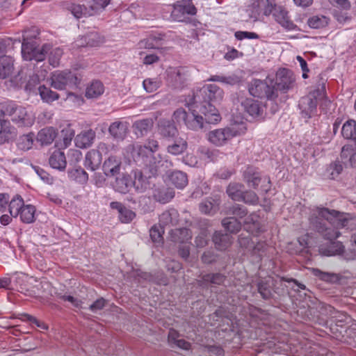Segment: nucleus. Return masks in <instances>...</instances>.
<instances>
[{
  "instance_id": "f257e3e1",
  "label": "nucleus",
  "mask_w": 356,
  "mask_h": 356,
  "mask_svg": "<svg viewBox=\"0 0 356 356\" xmlns=\"http://www.w3.org/2000/svg\"><path fill=\"white\" fill-rule=\"evenodd\" d=\"M309 220L310 227L328 241L319 247L320 254L328 257L341 254L344 245L341 242L334 241L340 233L328 224L337 223V225L346 227L347 220L343 217V213L334 209L317 207L312 211Z\"/></svg>"
},
{
  "instance_id": "f03ea898",
  "label": "nucleus",
  "mask_w": 356,
  "mask_h": 356,
  "mask_svg": "<svg viewBox=\"0 0 356 356\" xmlns=\"http://www.w3.org/2000/svg\"><path fill=\"white\" fill-rule=\"evenodd\" d=\"M204 102L200 111L204 115V120L209 124H216L221 118L212 102H220L223 97V91L216 84H208L201 90Z\"/></svg>"
},
{
  "instance_id": "7ed1b4c3",
  "label": "nucleus",
  "mask_w": 356,
  "mask_h": 356,
  "mask_svg": "<svg viewBox=\"0 0 356 356\" xmlns=\"http://www.w3.org/2000/svg\"><path fill=\"white\" fill-rule=\"evenodd\" d=\"M8 116L17 126L31 127L35 122V116L32 112L22 105L12 100L0 102V117Z\"/></svg>"
},
{
  "instance_id": "20e7f679",
  "label": "nucleus",
  "mask_w": 356,
  "mask_h": 356,
  "mask_svg": "<svg viewBox=\"0 0 356 356\" xmlns=\"http://www.w3.org/2000/svg\"><path fill=\"white\" fill-rule=\"evenodd\" d=\"M8 209L12 217H19L24 223L30 224L35 220V207L32 204H25L20 195H16L10 200Z\"/></svg>"
},
{
  "instance_id": "39448f33",
  "label": "nucleus",
  "mask_w": 356,
  "mask_h": 356,
  "mask_svg": "<svg viewBox=\"0 0 356 356\" xmlns=\"http://www.w3.org/2000/svg\"><path fill=\"white\" fill-rule=\"evenodd\" d=\"M243 179L248 187L257 189L261 185L260 190L267 193L270 188V180L268 177H262L260 172L253 167L248 166L243 172Z\"/></svg>"
},
{
  "instance_id": "423d86ee",
  "label": "nucleus",
  "mask_w": 356,
  "mask_h": 356,
  "mask_svg": "<svg viewBox=\"0 0 356 356\" xmlns=\"http://www.w3.org/2000/svg\"><path fill=\"white\" fill-rule=\"evenodd\" d=\"M23 42L22 44V54L24 60L36 61H42L46 57V54L50 50V45L45 44L41 48L36 47L35 42H28L23 35Z\"/></svg>"
},
{
  "instance_id": "0eeeda50",
  "label": "nucleus",
  "mask_w": 356,
  "mask_h": 356,
  "mask_svg": "<svg viewBox=\"0 0 356 356\" xmlns=\"http://www.w3.org/2000/svg\"><path fill=\"white\" fill-rule=\"evenodd\" d=\"M248 90L251 95L259 98L271 99L277 96L274 86L260 79H253L249 84Z\"/></svg>"
},
{
  "instance_id": "6e6552de",
  "label": "nucleus",
  "mask_w": 356,
  "mask_h": 356,
  "mask_svg": "<svg viewBox=\"0 0 356 356\" xmlns=\"http://www.w3.org/2000/svg\"><path fill=\"white\" fill-rule=\"evenodd\" d=\"M78 78L71 71H56L51 76V86L57 90H64L67 86H74Z\"/></svg>"
},
{
  "instance_id": "1a4fd4ad",
  "label": "nucleus",
  "mask_w": 356,
  "mask_h": 356,
  "mask_svg": "<svg viewBox=\"0 0 356 356\" xmlns=\"http://www.w3.org/2000/svg\"><path fill=\"white\" fill-rule=\"evenodd\" d=\"M236 135L237 131L230 127L217 129L208 134V140L214 145L221 147Z\"/></svg>"
},
{
  "instance_id": "9d476101",
  "label": "nucleus",
  "mask_w": 356,
  "mask_h": 356,
  "mask_svg": "<svg viewBox=\"0 0 356 356\" xmlns=\"http://www.w3.org/2000/svg\"><path fill=\"white\" fill-rule=\"evenodd\" d=\"M107 150L108 145L104 143H101L98 145V149L88 151L85 156V167L91 171L97 170L102 163V152H106Z\"/></svg>"
},
{
  "instance_id": "9b49d317",
  "label": "nucleus",
  "mask_w": 356,
  "mask_h": 356,
  "mask_svg": "<svg viewBox=\"0 0 356 356\" xmlns=\"http://www.w3.org/2000/svg\"><path fill=\"white\" fill-rule=\"evenodd\" d=\"M196 13L197 8L191 0H182L174 5L171 15L175 20L182 22L185 15H195Z\"/></svg>"
},
{
  "instance_id": "f8f14e48",
  "label": "nucleus",
  "mask_w": 356,
  "mask_h": 356,
  "mask_svg": "<svg viewBox=\"0 0 356 356\" xmlns=\"http://www.w3.org/2000/svg\"><path fill=\"white\" fill-rule=\"evenodd\" d=\"M136 162H140L149 172L154 176L160 166L163 165V159L160 154H147L146 156L135 158Z\"/></svg>"
},
{
  "instance_id": "ddd939ff",
  "label": "nucleus",
  "mask_w": 356,
  "mask_h": 356,
  "mask_svg": "<svg viewBox=\"0 0 356 356\" xmlns=\"http://www.w3.org/2000/svg\"><path fill=\"white\" fill-rule=\"evenodd\" d=\"M295 79L291 70L282 68L280 69L276 75V84L277 89L282 91H287L292 88Z\"/></svg>"
},
{
  "instance_id": "4468645a",
  "label": "nucleus",
  "mask_w": 356,
  "mask_h": 356,
  "mask_svg": "<svg viewBox=\"0 0 356 356\" xmlns=\"http://www.w3.org/2000/svg\"><path fill=\"white\" fill-rule=\"evenodd\" d=\"M273 18L284 29L289 31L295 30L296 25L291 20L289 12L282 6H278L275 8L273 13Z\"/></svg>"
},
{
  "instance_id": "2eb2a0df",
  "label": "nucleus",
  "mask_w": 356,
  "mask_h": 356,
  "mask_svg": "<svg viewBox=\"0 0 356 356\" xmlns=\"http://www.w3.org/2000/svg\"><path fill=\"white\" fill-rule=\"evenodd\" d=\"M159 148V142L154 139H149L145 145H137L134 147L132 156L133 158H138L140 156H146L147 154H155Z\"/></svg>"
},
{
  "instance_id": "dca6fc26",
  "label": "nucleus",
  "mask_w": 356,
  "mask_h": 356,
  "mask_svg": "<svg viewBox=\"0 0 356 356\" xmlns=\"http://www.w3.org/2000/svg\"><path fill=\"white\" fill-rule=\"evenodd\" d=\"M317 104L318 102L309 95L302 97L299 104L302 117L305 119L310 118L316 111Z\"/></svg>"
},
{
  "instance_id": "f3484780",
  "label": "nucleus",
  "mask_w": 356,
  "mask_h": 356,
  "mask_svg": "<svg viewBox=\"0 0 356 356\" xmlns=\"http://www.w3.org/2000/svg\"><path fill=\"white\" fill-rule=\"evenodd\" d=\"M95 136V132L92 129L82 131L74 138L75 145L81 149H86L93 144Z\"/></svg>"
},
{
  "instance_id": "a211bd4d",
  "label": "nucleus",
  "mask_w": 356,
  "mask_h": 356,
  "mask_svg": "<svg viewBox=\"0 0 356 356\" xmlns=\"http://www.w3.org/2000/svg\"><path fill=\"white\" fill-rule=\"evenodd\" d=\"M158 130L161 136L168 139H174L179 134L177 127L168 120H161L158 124Z\"/></svg>"
},
{
  "instance_id": "6ab92c4d",
  "label": "nucleus",
  "mask_w": 356,
  "mask_h": 356,
  "mask_svg": "<svg viewBox=\"0 0 356 356\" xmlns=\"http://www.w3.org/2000/svg\"><path fill=\"white\" fill-rule=\"evenodd\" d=\"M241 106L244 111L252 117L260 116L264 112V106L258 100L247 98L242 102Z\"/></svg>"
},
{
  "instance_id": "aec40b11",
  "label": "nucleus",
  "mask_w": 356,
  "mask_h": 356,
  "mask_svg": "<svg viewBox=\"0 0 356 356\" xmlns=\"http://www.w3.org/2000/svg\"><path fill=\"white\" fill-rule=\"evenodd\" d=\"M212 241L218 250H227L232 243V237L230 234L223 233L221 231L215 232Z\"/></svg>"
},
{
  "instance_id": "412c9836",
  "label": "nucleus",
  "mask_w": 356,
  "mask_h": 356,
  "mask_svg": "<svg viewBox=\"0 0 356 356\" xmlns=\"http://www.w3.org/2000/svg\"><path fill=\"white\" fill-rule=\"evenodd\" d=\"M15 136V129L9 120L0 118V144L8 143Z\"/></svg>"
},
{
  "instance_id": "4be33fe9",
  "label": "nucleus",
  "mask_w": 356,
  "mask_h": 356,
  "mask_svg": "<svg viewBox=\"0 0 356 356\" xmlns=\"http://www.w3.org/2000/svg\"><path fill=\"white\" fill-rule=\"evenodd\" d=\"M226 280V276L220 273H207L202 276L199 280V285L202 287L209 285L216 286L222 284Z\"/></svg>"
},
{
  "instance_id": "5701e85b",
  "label": "nucleus",
  "mask_w": 356,
  "mask_h": 356,
  "mask_svg": "<svg viewBox=\"0 0 356 356\" xmlns=\"http://www.w3.org/2000/svg\"><path fill=\"white\" fill-rule=\"evenodd\" d=\"M121 161L115 156H109L103 164V170L106 176L113 177L118 175L120 170Z\"/></svg>"
},
{
  "instance_id": "b1692460",
  "label": "nucleus",
  "mask_w": 356,
  "mask_h": 356,
  "mask_svg": "<svg viewBox=\"0 0 356 356\" xmlns=\"http://www.w3.org/2000/svg\"><path fill=\"white\" fill-rule=\"evenodd\" d=\"M49 163L52 168L64 170L67 165L65 153L60 149L54 150L49 158Z\"/></svg>"
},
{
  "instance_id": "393cba45",
  "label": "nucleus",
  "mask_w": 356,
  "mask_h": 356,
  "mask_svg": "<svg viewBox=\"0 0 356 356\" xmlns=\"http://www.w3.org/2000/svg\"><path fill=\"white\" fill-rule=\"evenodd\" d=\"M57 135L56 129L52 127H49L41 129L38 133L36 138L42 145H49L53 143Z\"/></svg>"
},
{
  "instance_id": "a878e982",
  "label": "nucleus",
  "mask_w": 356,
  "mask_h": 356,
  "mask_svg": "<svg viewBox=\"0 0 356 356\" xmlns=\"http://www.w3.org/2000/svg\"><path fill=\"white\" fill-rule=\"evenodd\" d=\"M164 39V35L162 33H152L147 38L140 41V48L148 49H158L161 45V41Z\"/></svg>"
},
{
  "instance_id": "bb28decb",
  "label": "nucleus",
  "mask_w": 356,
  "mask_h": 356,
  "mask_svg": "<svg viewBox=\"0 0 356 356\" xmlns=\"http://www.w3.org/2000/svg\"><path fill=\"white\" fill-rule=\"evenodd\" d=\"M127 122L115 121L109 126L108 132L114 138L123 140L127 135Z\"/></svg>"
},
{
  "instance_id": "cd10ccee",
  "label": "nucleus",
  "mask_w": 356,
  "mask_h": 356,
  "mask_svg": "<svg viewBox=\"0 0 356 356\" xmlns=\"http://www.w3.org/2000/svg\"><path fill=\"white\" fill-rule=\"evenodd\" d=\"M178 221L179 213L175 209L166 210L159 216V225L163 227L165 226L175 225Z\"/></svg>"
},
{
  "instance_id": "c85d7f7f",
  "label": "nucleus",
  "mask_w": 356,
  "mask_h": 356,
  "mask_svg": "<svg viewBox=\"0 0 356 356\" xmlns=\"http://www.w3.org/2000/svg\"><path fill=\"white\" fill-rule=\"evenodd\" d=\"M77 47H96L102 42L97 32H90L76 40Z\"/></svg>"
},
{
  "instance_id": "c756f323",
  "label": "nucleus",
  "mask_w": 356,
  "mask_h": 356,
  "mask_svg": "<svg viewBox=\"0 0 356 356\" xmlns=\"http://www.w3.org/2000/svg\"><path fill=\"white\" fill-rule=\"evenodd\" d=\"M170 238L175 243H187L191 239L192 234L187 228L175 229L171 230Z\"/></svg>"
},
{
  "instance_id": "7c9ffc66",
  "label": "nucleus",
  "mask_w": 356,
  "mask_h": 356,
  "mask_svg": "<svg viewBox=\"0 0 356 356\" xmlns=\"http://www.w3.org/2000/svg\"><path fill=\"white\" fill-rule=\"evenodd\" d=\"M168 179L172 185L179 189H183L188 184L187 175L180 170L170 172Z\"/></svg>"
},
{
  "instance_id": "2f4dec72",
  "label": "nucleus",
  "mask_w": 356,
  "mask_h": 356,
  "mask_svg": "<svg viewBox=\"0 0 356 356\" xmlns=\"http://www.w3.org/2000/svg\"><path fill=\"white\" fill-rule=\"evenodd\" d=\"M185 125L191 130L199 131L204 127V118L193 111L188 113Z\"/></svg>"
},
{
  "instance_id": "473e14b6",
  "label": "nucleus",
  "mask_w": 356,
  "mask_h": 356,
  "mask_svg": "<svg viewBox=\"0 0 356 356\" xmlns=\"http://www.w3.org/2000/svg\"><path fill=\"white\" fill-rule=\"evenodd\" d=\"M13 62L11 56H0V79H6L11 75L14 69Z\"/></svg>"
},
{
  "instance_id": "72a5a7b5",
  "label": "nucleus",
  "mask_w": 356,
  "mask_h": 356,
  "mask_svg": "<svg viewBox=\"0 0 356 356\" xmlns=\"http://www.w3.org/2000/svg\"><path fill=\"white\" fill-rule=\"evenodd\" d=\"M185 81L186 77L179 69H174L168 74V82L175 88H182Z\"/></svg>"
},
{
  "instance_id": "f704fd0d",
  "label": "nucleus",
  "mask_w": 356,
  "mask_h": 356,
  "mask_svg": "<svg viewBox=\"0 0 356 356\" xmlns=\"http://www.w3.org/2000/svg\"><path fill=\"white\" fill-rule=\"evenodd\" d=\"M266 2V0H251V3L248 10L250 18L254 22L260 20L261 11Z\"/></svg>"
},
{
  "instance_id": "c9c22d12",
  "label": "nucleus",
  "mask_w": 356,
  "mask_h": 356,
  "mask_svg": "<svg viewBox=\"0 0 356 356\" xmlns=\"http://www.w3.org/2000/svg\"><path fill=\"white\" fill-rule=\"evenodd\" d=\"M110 3L111 0H87L88 10H86V13L88 16L97 14L103 10Z\"/></svg>"
},
{
  "instance_id": "e433bc0d",
  "label": "nucleus",
  "mask_w": 356,
  "mask_h": 356,
  "mask_svg": "<svg viewBox=\"0 0 356 356\" xmlns=\"http://www.w3.org/2000/svg\"><path fill=\"white\" fill-rule=\"evenodd\" d=\"M200 157L207 161H216L221 156L222 153L216 149H210L205 146H201L197 149Z\"/></svg>"
},
{
  "instance_id": "4c0bfd02",
  "label": "nucleus",
  "mask_w": 356,
  "mask_h": 356,
  "mask_svg": "<svg viewBox=\"0 0 356 356\" xmlns=\"http://www.w3.org/2000/svg\"><path fill=\"white\" fill-rule=\"evenodd\" d=\"M243 185L239 183H230L226 190L227 195L234 201L241 202L243 193Z\"/></svg>"
},
{
  "instance_id": "58836bf2",
  "label": "nucleus",
  "mask_w": 356,
  "mask_h": 356,
  "mask_svg": "<svg viewBox=\"0 0 356 356\" xmlns=\"http://www.w3.org/2000/svg\"><path fill=\"white\" fill-rule=\"evenodd\" d=\"M174 139V143L167 147V152L172 155L181 154L187 149V142L181 138H175Z\"/></svg>"
},
{
  "instance_id": "ea45409f",
  "label": "nucleus",
  "mask_w": 356,
  "mask_h": 356,
  "mask_svg": "<svg viewBox=\"0 0 356 356\" xmlns=\"http://www.w3.org/2000/svg\"><path fill=\"white\" fill-rule=\"evenodd\" d=\"M219 202L211 197L202 201L199 206L200 211L205 214L213 215L218 209Z\"/></svg>"
},
{
  "instance_id": "a19ab883",
  "label": "nucleus",
  "mask_w": 356,
  "mask_h": 356,
  "mask_svg": "<svg viewBox=\"0 0 356 356\" xmlns=\"http://www.w3.org/2000/svg\"><path fill=\"white\" fill-rule=\"evenodd\" d=\"M330 22V18L323 15H316L307 19V24L312 29H318L326 27Z\"/></svg>"
},
{
  "instance_id": "79ce46f5",
  "label": "nucleus",
  "mask_w": 356,
  "mask_h": 356,
  "mask_svg": "<svg viewBox=\"0 0 356 356\" xmlns=\"http://www.w3.org/2000/svg\"><path fill=\"white\" fill-rule=\"evenodd\" d=\"M134 175L135 178L133 181V186L137 192H144L149 185L147 177L144 176L140 170L135 171Z\"/></svg>"
},
{
  "instance_id": "37998d69",
  "label": "nucleus",
  "mask_w": 356,
  "mask_h": 356,
  "mask_svg": "<svg viewBox=\"0 0 356 356\" xmlns=\"http://www.w3.org/2000/svg\"><path fill=\"white\" fill-rule=\"evenodd\" d=\"M104 92V86L99 81H93L86 88L87 98H97Z\"/></svg>"
},
{
  "instance_id": "c03bdc74",
  "label": "nucleus",
  "mask_w": 356,
  "mask_h": 356,
  "mask_svg": "<svg viewBox=\"0 0 356 356\" xmlns=\"http://www.w3.org/2000/svg\"><path fill=\"white\" fill-rule=\"evenodd\" d=\"M153 122L150 119L138 120L134 123V127L138 136H143L152 129Z\"/></svg>"
},
{
  "instance_id": "a18cd8bd",
  "label": "nucleus",
  "mask_w": 356,
  "mask_h": 356,
  "mask_svg": "<svg viewBox=\"0 0 356 356\" xmlns=\"http://www.w3.org/2000/svg\"><path fill=\"white\" fill-rule=\"evenodd\" d=\"M35 135L31 132L21 136L17 143L19 149L27 151L32 148L34 142Z\"/></svg>"
},
{
  "instance_id": "49530a36",
  "label": "nucleus",
  "mask_w": 356,
  "mask_h": 356,
  "mask_svg": "<svg viewBox=\"0 0 356 356\" xmlns=\"http://www.w3.org/2000/svg\"><path fill=\"white\" fill-rule=\"evenodd\" d=\"M343 165L339 161L331 163L325 170V176L330 179H335L341 173Z\"/></svg>"
},
{
  "instance_id": "de8ad7c7",
  "label": "nucleus",
  "mask_w": 356,
  "mask_h": 356,
  "mask_svg": "<svg viewBox=\"0 0 356 356\" xmlns=\"http://www.w3.org/2000/svg\"><path fill=\"white\" fill-rule=\"evenodd\" d=\"M68 176L71 179L81 184L86 183L88 179V173L81 167L69 170Z\"/></svg>"
},
{
  "instance_id": "09e8293b",
  "label": "nucleus",
  "mask_w": 356,
  "mask_h": 356,
  "mask_svg": "<svg viewBox=\"0 0 356 356\" xmlns=\"http://www.w3.org/2000/svg\"><path fill=\"white\" fill-rule=\"evenodd\" d=\"M132 186L133 181L130 178L128 177H122V178L116 179L115 188L119 193H126L129 191Z\"/></svg>"
},
{
  "instance_id": "8fccbe9b",
  "label": "nucleus",
  "mask_w": 356,
  "mask_h": 356,
  "mask_svg": "<svg viewBox=\"0 0 356 356\" xmlns=\"http://www.w3.org/2000/svg\"><path fill=\"white\" fill-rule=\"evenodd\" d=\"M313 273L320 280L329 283H337L340 279L339 275L336 273L323 272L318 268L313 269Z\"/></svg>"
},
{
  "instance_id": "3c124183",
  "label": "nucleus",
  "mask_w": 356,
  "mask_h": 356,
  "mask_svg": "<svg viewBox=\"0 0 356 356\" xmlns=\"http://www.w3.org/2000/svg\"><path fill=\"white\" fill-rule=\"evenodd\" d=\"M41 99L47 103L52 102L59 98L57 92L52 91L49 88L40 86L38 88Z\"/></svg>"
},
{
  "instance_id": "603ef678",
  "label": "nucleus",
  "mask_w": 356,
  "mask_h": 356,
  "mask_svg": "<svg viewBox=\"0 0 356 356\" xmlns=\"http://www.w3.org/2000/svg\"><path fill=\"white\" fill-rule=\"evenodd\" d=\"M225 229L231 233H236L241 228V223L236 218H225L222 221Z\"/></svg>"
},
{
  "instance_id": "864d4df0",
  "label": "nucleus",
  "mask_w": 356,
  "mask_h": 356,
  "mask_svg": "<svg viewBox=\"0 0 356 356\" xmlns=\"http://www.w3.org/2000/svg\"><path fill=\"white\" fill-rule=\"evenodd\" d=\"M74 130L70 127H67L62 129L61 131V137H62V143H60V147L65 149L68 147L74 137Z\"/></svg>"
},
{
  "instance_id": "5fc2aeb1",
  "label": "nucleus",
  "mask_w": 356,
  "mask_h": 356,
  "mask_svg": "<svg viewBox=\"0 0 356 356\" xmlns=\"http://www.w3.org/2000/svg\"><path fill=\"white\" fill-rule=\"evenodd\" d=\"M163 227L159 225H154L149 229V236L152 242H154V243H157L158 245H161L163 242Z\"/></svg>"
},
{
  "instance_id": "6e6d98bb",
  "label": "nucleus",
  "mask_w": 356,
  "mask_h": 356,
  "mask_svg": "<svg viewBox=\"0 0 356 356\" xmlns=\"http://www.w3.org/2000/svg\"><path fill=\"white\" fill-rule=\"evenodd\" d=\"M257 290L264 299L268 300L272 297L271 283L269 281L261 280L258 282Z\"/></svg>"
},
{
  "instance_id": "4d7b16f0",
  "label": "nucleus",
  "mask_w": 356,
  "mask_h": 356,
  "mask_svg": "<svg viewBox=\"0 0 356 356\" xmlns=\"http://www.w3.org/2000/svg\"><path fill=\"white\" fill-rule=\"evenodd\" d=\"M68 10L77 19L81 18L83 16H87L88 14L86 13V10H88L87 8V3L86 5H80L71 3L67 7Z\"/></svg>"
},
{
  "instance_id": "13d9d810",
  "label": "nucleus",
  "mask_w": 356,
  "mask_h": 356,
  "mask_svg": "<svg viewBox=\"0 0 356 356\" xmlns=\"http://www.w3.org/2000/svg\"><path fill=\"white\" fill-rule=\"evenodd\" d=\"M229 213L234 216L233 218L242 219L248 214V210L245 207L234 204L229 209Z\"/></svg>"
},
{
  "instance_id": "bf43d9fd",
  "label": "nucleus",
  "mask_w": 356,
  "mask_h": 356,
  "mask_svg": "<svg viewBox=\"0 0 356 356\" xmlns=\"http://www.w3.org/2000/svg\"><path fill=\"white\" fill-rule=\"evenodd\" d=\"M241 201L248 204L257 205L259 203V197L252 191H243Z\"/></svg>"
},
{
  "instance_id": "052dcab7",
  "label": "nucleus",
  "mask_w": 356,
  "mask_h": 356,
  "mask_svg": "<svg viewBox=\"0 0 356 356\" xmlns=\"http://www.w3.org/2000/svg\"><path fill=\"white\" fill-rule=\"evenodd\" d=\"M267 2L264 4L262 8L263 12H261V19L259 21L264 20L263 17H269L270 15L273 16V13L275 10V8H277V5L275 3V0H266Z\"/></svg>"
},
{
  "instance_id": "680f3d73",
  "label": "nucleus",
  "mask_w": 356,
  "mask_h": 356,
  "mask_svg": "<svg viewBox=\"0 0 356 356\" xmlns=\"http://www.w3.org/2000/svg\"><path fill=\"white\" fill-rule=\"evenodd\" d=\"M209 81L220 82L229 85H234L238 82V79L236 76H225L221 75H213L209 79Z\"/></svg>"
},
{
  "instance_id": "e2e57ef3",
  "label": "nucleus",
  "mask_w": 356,
  "mask_h": 356,
  "mask_svg": "<svg viewBox=\"0 0 356 356\" xmlns=\"http://www.w3.org/2000/svg\"><path fill=\"white\" fill-rule=\"evenodd\" d=\"M160 81L156 79H146L143 82L144 89L147 92H153L160 87Z\"/></svg>"
},
{
  "instance_id": "0e129e2a",
  "label": "nucleus",
  "mask_w": 356,
  "mask_h": 356,
  "mask_svg": "<svg viewBox=\"0 0 356 356\" xmlns=\"http://www.w3.org/2000/svg\"><path fill=\"white\" fill-rule=\"evenodd\" d=\"M309 95L310 96V97L313 98L317 102L323 99L327 101V99H325L326 96L325 84H322L321 86H318L316 89L310 92L309 93Z\"/></svg>"
},
{
  "instance_id": "69168bd1",
  "label": "nucleus",
  "mask_w": 356,
  "mask_h": 356,
  "mask_svg": "<svg viewBox=\"0 0 356 356\" xmlns=\"http://www.w3.org/2000/svg\"><path fill=\"white\" fill-rule=\"evenodd\" d=\"M44 74L42 75V77L35 73L29 74V79L26 84L25 89L26 90H32L40 83V80L44 79Z\"/></svg>"
},
{
  "instance_id": "338daca9",
  "label": "nucleus",
  "mask_w": 356,
  "mask_h": 356,
  "mask_svg": "<svg viewBox=\"0 0 356 356\" xmlns=\"http://www.w3.org/2000/svg\"><path fill=\"white\" fill-rule=\"evenodd\" d=\"M136 217V213L133 211L124 207L119 214V218L123 223H129Z\"/></svg>"
},
{
  "instance_id": "774afa93",
  "label": "nucleus",
  "mask_w": 356,
  "mask_h": 356,
  "mask_svg": "<svg viewBox=\"0 0 356 356\" xmlns=\"http://www.w3.org/2000/svg\"><path fill=\"white\" fill-rule=\"evenodd\" d=\"M208 232L207 229H202L198 236L195 239V243L197 248H203L207 245Z\"/></svg>"
}]
</instances>
